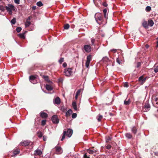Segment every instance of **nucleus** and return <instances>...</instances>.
I'll return each instance as SVG.
<instances>
[{
  "label": "nucleus",
  "mask_w": 158,
  "mask_h": 158,
  "mask_svg": "<svg viewBox=\"0 0 158 158\" xmlns=\"http://www.w3.org/2000/svg\"><path fill=\"white\" fill-rule=\"evenodd\" d=\"M106 148L107 149H109L111 148V146L110 145H107L106 147Z\"/></svg>",
  "instance_id": "obj_47"
},
{
  "label": "nucleus",
  "mask_w": 158,
  "mask_h": 158,
  "mask_svg": "<svg viewBox=\"0 0 158 158\" xmlns=\"http://www.w3.org/2000/svg\"><path fill=\"white\" fill-rule=\"evenodd\" d=\"M19 36L20 37H21V38H24V37L23 34H19Z\"/></svg>",
  "instance_id": "obj_44"
},
{
  "label": "nucleus",
  "mask_w": 158,
  "mask_h": 158,
  "mask_svg": "<svg viewBox=\"0 0 158 158\" xmlns=\"http://www.w3.org/2000/svg\"><path fill=\"white\" fill-rule=\"evenodd\" d=\"M132 131L135 134L136 132V127H134L132 129Z\"/></svg>",
  "instance_id": "obj_33"
},
{
  "label": "nucleus",
  "mask_w": 158,
  "mask_h": 158,
  "mask_svg": "<svg viewBox=\"0 0 158 158\" xmlns=\"http://www.w3.org/2000/svg\"><path fill=\"white\" fill-rule=\"evenodd\" d=\"M14 6L11 4L8 5L6 6V10L9 12V14L11 15L12 13V10H14Z\"/></svg>",
  "instance_id": "obj_3"
},
{
  "label": "nucleus",
  "mask_w": 158,
  "mask_h": 158,
  "mask_svg": "<svg viewBox=\"0 0 158 158\" xmlns=\"http://www.w3.org/2000/svg\"><path fill=\"white\" fill-rule=\"evenodd\" d=\"M30 143V142L26 140L20 143V144L21 146H26L28 145Z\"/></svg>",
  "instance_id": "obj_11"
},
{
  "label": "nucleus",
  "mask_w": 158,
  "mask_h": 158,
  "mask_svg": "<svg viewBox=\"0 0 158 158\" xmlns=\"http://www.w3.org/2000/svg\"><path fill=\"white\" fill-rule=\"evenodd\" d=\"M91 42H92V44H93L95 40L94 39H91Z\"/></svg>",
  "instance_id": "obj_53"
},
{
  "label": "nucleus",
  "mask_w": 158,
  "mask_h": 158,
  "mask_svg": "<svg viewBox=\"0 0 158 158\" xmlns=\"http://www.w3.org/2000/svg\"><path fill=\"white\" fill-rule=\"evenodd\" d=\"M154 24V22L152 20L150 19L148 20V24L149 26L152 27L153 26Z\"/></svg>",
  "instance_id": "obj_21"
},
{
  "label": "nucleus",
  "mask_w": 158,
  "mask_h": 158,
  "mask_svg": "<svg viewBox=\"0 0 158 158\" xmlns=\"http://www.w3.org/2000/svg\"><path fill=\"white\" fill-rule=\"evenodd\" d=\"M141 65V63L140 62H138L137 63V67H139V66H140Z\"/></svg>",
  "instance_id": "obj_51"
},
{
  "label": "nucleus",
  "mask_w": 158,
  "mask_h": 158,
  "mask_svg": "<svg viewBox=\"0 0 158 158\" xmlns=\"http://www.w3.org/2000/svg\"><path fill=\"white\" fill-rule=\"evenodd\" d=\"M37 135H38V136L40 138L42 136V133L40 132H39L37 133Z\"/></svg>",
  "instance_id": "obj_38"
},
{
  "label": "nucleus",
  "mask_w": 158,
  "mask_h": 158,
  "mask_svg": "<svg viewBox=\"0 0 158 158\" xmlns=\"http://www.w3.org/2000/svg\"><path fill=\"white\" fill-rule=\"evenodd\" d=\"M55 149L57 154H60L62 153V149L60 146H56Z\"/></svg>",
  "instance_id": "obj_7"
},
{
  "label": "nucleus",
  "mask_w": 158,
  "mask_h": 158,
  "mask_svg": "<svg viewBox=\"0 0 158 158\" xmlns=\"http://www.w3.org/2000/svg\"><path fill=\"white\" fill-rule=\"evenodd\" d=\"M146 80V78H143V76L140 77L139 78V81L141 82V84L142 85L145 81Z\"/></svg>",
  "instance_id": "obj_13"
},
{
  "label": "nucleus",
  "mask_w": 158,
  "mask_h": 158,
  "mask_svg": "<svg viewBox=\"0 0 158 158\" xmlns=\"http://www.w3.org/2000/svg\"><path fill=\"white\" fill-rule=\"evenodd\" d=\"M116 62L119 64L123 63L122 60L119 59L118 57L117 58Z\"/></svg>",
  "instance_id": "obj_28"
},
{
  "label": "nucleus",
  "mask_w": 158,
  "mask_h": 158,
  "mask_svg": "<svg viewBox=\"0 0 158 158\" xmlns=\"http://www.w3.org/2000/svg\"><path fill=\"white\" fill-rule=\"evenodd\" d=\"M63 66L64 67H65L67 66V64L66 63H64L63 64Z\"/></svg>",
  "instance_id": "obj_54"
},
{
  "label": "nucleus",
  "mask_w": 158,
  "mask_h": 158,
  "mask_svg": "<svg viewBox=\"0 0 158 158\" xmlns=\"http://www.w3.org/2000/svg\"><path fill=\"white\" fill-rule=\"evenodd\" d=\"M36 6H32V8L33 10H35L36 9Z\"/></svg>",
  "instance_id": "obj_55"
},
{
  "label": "nucleus",
  "mask_w": 158,
  "mask_h": 158,
  "mask_svg": "<svg viewBox=\"0 0 158 158\" xmlns=\"http://www.w3.org/2000/svg\"><path fill=\"white\" fill-rule=\"evenodd\" d=\"M42 77L44 79V80L47 82L52 83V82L50 80L49 78V77L48 76H42Z\"/></svg>",
  "instance_id": "obj_10"
},
{
  "label": "nucleus",
  "mask_w": 158,
  "mask_h": 158,
  "mask_svg": "<svg viewBox=\"0 0 158 158\" xmlns=\"http://www.w3.org/2000/svg\"><path fill=\"white\" fill-rule=\"evenodd\" d=\"M73 134V131L72 130L69 129L66 131V135L69 137L71 136Z\"/></svg>",
  "instance_id": "obj_12"
},
{
  "label": "nucleus",
  "mask_w": 158,
  "mask_h": 158,
  "mask_svg": "<svg viewBox=\"0 0 158 158\" xmlns=\"http://www.w3.org/2000/svg\"><path fill=\"white\" fill-rule=\"evenodd\" d=\"M142 25L145 28H147L148 27V24L147 23V22L146 21H144Z\"/></svg>",
  "instance_id": "obj_25"
},
{
  "label": "nucleus",
  "mask_w": 158,
  "mask_h": 158,
  "mask_svg": "<svg viewBox=\"0 0 158 158\" xmlns=\"http://www.w3.org/2000/svg\"><path fill=\"white\" fill-rule=\"evenodd\" d=\"M45 87L46 89L48 90H51L52 89V87L51 86L48 84L46 85Z\"/></svg>",
  "instance_id": "obj_19"
},
{
  "label": "nucleus",
  "mask_w": 158,
  "mask_h": 158,
  "mask_svg": "<svg viewBox=\"0 0 158 158\" xmlns=\"http://www.w3.org/2000/svg\"><path fill=\"white\" fill-rule=\"evenodd\" d=\"M46 120H43L41 122L42 125L43 126L44 125L46 124Z\"/></svg>",
  "instance_id": "obj_42"
},
{
  "label": "nucleus",
  "mask_w": 158,
  "mask_h": 158,
  "mask_svg": "<svg viewBox=\"0 0 158 158\" xmlns=\"http://www.w3.org/2000/svg\"><path fill=\"white\" fill-rule=\"evenodd\" d=\"M42 154V152L40 150H35V154L39 155H40Z\"/></svg>",
  "instance_id": "obj_20"
},
{
  "label": "nucleus",
  "mask_w": 158,
  "mask_h": 158,
  "mask_svg": "<svg viewBox=\"0 0 158 158\" xmlns=\"http://www.w3.org/2000/svg\"><path fill=\"white\" fill-rule=\"evenodd\" d=\"M84 158H90L89 156H87L86 153H85L84 154Z\"/></svg>",
  "instance_id": "obj_50"
},
{
  "label": "nucleus",
  "mask_w": 158,
  "mask_h": 158,
  "mask_svg": "<svg viewBox=\"0 0 158 158\" xmlns=\"http://www.w3.org/2000/svg\"><path fill=\"white\" fill-rule=\"evenodd\" d=\"M103 61H107L109 60V59L107 57H103Z\"/></svg>",
  "instance_id": "obj_41"
},
{
  "label": "nucleus",
  "mask_w": 158,
  "mask_h": 158,
  "mask_svg": "<svg viewBox=\"0 0 158 158\" xmlns=\"http://www.w3.org/2000/svg\"><path fill=\"white\" fill-rule=\"evenodd\" d=\"M130 103V102L129 101V100H128L127 101H125L124 102V104H125L126 105H128Z\"/></svg>",
  "instance_id": "obj_36"
},
{
  "label": "nucleus",
  "mask_w": 158,
  "mask_h": 158,
  "mask_svg": "<svg viewBox=\"0 0 158 158\" xmlns=\"http://www.w3.org/2000/svg\"><path fill=\"white\" fill-rule=\"evenodd\" d=\"M72 68H68L65 69L64 72V74L66 76H70L72 73Z\"/></svg>",
  "instance_id": "obj_2"
},
{
  "label": "nucleus",
  "mask_w": 158,
  "mask_h": 158,
  "mask_svg": "<svg viewBox=\"0 0 158 158\" xmlns=\"http://www.w3.org/2000/svg\"><path fill=\"white\" fill-rule=\"evenodd\" d=\"M83 90V89H79L77 92L76 94V96H75V99H77L78 96L80 95L81 92Z\"/></svg>",
  "instance_id": "obj_14"
},
{
  "label": "nucleus",
  "mask_w": 158,
  "mask_h": 158,
  "mask_svg": "<svg viewBox=\"0 0 158 158\" xmlns=\"http://www.w3.org/2000/svg\"><path fill=\"white\" fill-rule=\"evenodd\" d=\"M31 18L32 17L30 16L27 19L25 23V26L26 27H28L31 24L30 20Z\"/></svg>",
  "instance_id": "obj_9"
},
{
  "label": "nucleus",
  "mask_w": 158,
  "mask_h": 158,
  "mask_svg": "<svg viewBox=\"0 0 158 158\" xmlns=\"http://www.w3.org/2000/svg\"><path fill=\"white\" fill-rule=\"evenodd\" d=\"M40 116L43 118H46L48 116V114L47 113L43 112H40Z\"/></svg>",
  "instance_id": "obj_15"
},
{
  "label": "nucleus",
  "mask_w": 158,
  "mask_h": 158,
  "mask_svg": "<svg viewBox=\"0 0 158 158\" xmlns=\"http://www.w3.org/2000/svg\"><path fill=\"white\" fill-rule=\"evenodd\" d=\"M61 110L64 112H65L66 110L64 108V107H63L61 109Z\"/></svg>",
  "instance_id": "obj_49"
},
{
  "label": "nucleus",
  "mask_w": 158,
  "mask_h": 158,
  "mask_svg": "<svg viewBox=\"0 0 158 158\" xmlns=\"http://www.w3.org/2000/svg\"><path fill=\"white\" fill-rule=\"evenodd\" d=\"M149 47V46L148 45V44H146L145 45V47L147 48H148Z\"/></svg>",
  "instance_id": "obj_56"
},
{
  "label": "nucleus",
  "mask_w": 158,
  "mask_h": 158,
  "mask_svg": "<svg viewBox=\"0 0 158 158\" xmlns=\"http://www.w3.org/2000/svg\"><path fill=\"white\" fill-rule=\"evenodd\" d=\"M52 120L53 123H54L57 124L59 123V119L58 118L57 116L56 115L53 116L52 118Z\"/></svg>",
  "instance_id": "obj_4"
},
{
  "label": "nucleus",
  "mask_w": 158,
  "mask_h": 158,
  "mask_svg": "<svg viewBox=\"0 0 158 158\" xmlns=\"http://www.w3.org/2000/svg\"><path fill=\"white\" fill-rule=\"evenodd\" d=\"M124 86L125 87H127L128 86V84L127 82H125L124 84Z\"/></svg>",
  "instance_id": "obj_46"
},
{
  "label": "nucleus",
  "mask_w": 158,
  "mask_h": 158,
  "mask_svg": "<svg viewBox=\"0 0 158 158\" xmlns=\"http://www.w3.org/2000/svg\"><path fill=\"white\" fill-rule=\"evenodd\" d=\"M91 58V55H89L87 56V60L85 63V66L87 68H88L89 67Z\"/></svg>",
  "instance_id": "obj_5"
},
{
  "label": "nucleus",
  "mask_w": 158,
  "mask_h": 158,
  "mask_svg": "<svg viewBox=\"0 0 158 158\" xmlns=\"http://www.w3.org/2000/svg\"><path fill=\"white\" fill-rule=\"evenodd\" d=\"M55 103L57 104H60V98L58 97L56 98L55 99Z\"/></svg>",
  "instance_id": "obj_18"
},
{
  "label": "nucleus",
  "mask_w": 158,
  "mask_h": 158,
  "mask_svg": "<svg viewBox=\"0 0 158 158\" xmlns=\"http://www.w3.org/2000/svg\"><path fill=\"white\" fill-rule=\"evenodd\" d=\"M84 49L85 51L88 52H90L91 50V48L89 45H85L84 46Z\"/></svg>",
  "instance_id": "obj_6"
},
{
  "label": "nucleus",
  "mask_w": 158,
  "mask_h": 158,
  "mask_svg": "<svg viewBox=\"0 0 158 158\" xmlns=\"http://www.w3.org/2000/svg\"><path fill=\"white\" fill-rule=\"evenodd\" d=\"M87 152L90 154H94V153H96L97 152V151L95 150V151H92L90 150H87Z\"/></svg>",
  "instance_id": "obj_24"
},
{
  "label": "nucleus",
  "mask_w": 158,
  "mask_h": 158,
  "mask_svg": "<svg viewBox=\"0 0 158 158\" xmlns=\"http://www.w3.org/2000/svg\"><path fill=\"white\" fill-rule=\"evenodd\" d=\"M36 4L39 6H43V4H42V2L40 1H39L37 2V3Z\"/></svg>",
  "instance_id": "obj_31"
},
{
  "label": "nucleus",
  "mask_w": 158,
  "mask_h": 158,
  "mask_svg": "<svg viewBox=\"0 0 158 158\" xmlns=\"http://www.w3.org/2000/svg\"><path fill=\"white\" fill-rule=\"evenodd\" d=\"M64 61V58H62L60 59V60H59V62L61 64Z\"/></svg>",
  "instance_id": "obj_43"
},
{
  "label": "nucleus",
  "mask_w": 158,
  "mask_h": 158,
  "mask_svg": "<svg viewBox=\"0 0 158 158\" xmlns=\"http://www.w3.org/2000/svg\"><path fill=\"white\" fill-rule=\"evenodd\" d=\"M14 2L15 3L19 4V0H14Z\"/></svg>",
  "instance_id": "obj_45"
},
{
  "label": "nucleus",
  "mask_w": 158,
  "mask_h": 158,
  "mask_svg": "<svg viewBox=\"0 0 158 158\" xmlns=\"http://www.w3.org/2000/svg\"><path fill=\"white\" fill-rule=\"evenodd\" d=\"M157 44H158V41H157Z\"/></svg>",
  "instance_id": "obj_61"
},
{
  "label": "nucleus",
  "mask_w": 158,
  "mask_h": 158,
  "mask_svg": "<svg viewBox=\"0 0 158 158\" xmlns=\"http://www.w3.org/2000/svg\"><path fill=\"white\" fill-rule=\"evenodd\" d=\"M107 10L106 9H105L103 10V12L104 15V17L105 18H107V15H106L107 13Z\"/></svg>",
  "instance_id": "obj_26"
},
{
  "label": "nucleus",
  "mask_w": 158,
  "mask_h": 158,
  "mask_svg": "<svg viewBox=\"0 0 158 158\" xmlns=\"http://www.w3.org/2000/svg\"><path fill=\"white\" fill-rule=\"evenodd\" d=\"M125 135L129 139L131 138L132 137V136L129 133H127Z\"/></svg>",
  "instance_id": "obj_30"
},
{
  "label": "nucleus",
  "mask_w": 158,
  "mask_h": 158,
  "mask_svg": "<svg viewBox=\"0 0 158 158\" xmlns=\"http://www.w3.org/2000/svg\"><path fill=\"white\" fill-rule=\"evenodd\" d=\"M77 114L76 113H73L72 115V118H74L77 117Z\"/></svg>",
  "instance_id": "obj_39"
},
{
  "label": "nucleus",
  "mask_w": 158,
  "mask_h": 158,
  "mask_svg": "<svg viewBox=\"0 0 158 158\" xmlns=\"http://www.w3.org/2000/svg\"><path fill=\"white\" fill-rule=\"evenodd\" d=\"M0 9L2 11H4V8L3 6H0Z\"/></svg>",
  "instance_id": "obj_52"
},
{
  "label": "nucleus",
  "mask_w": 158,
  "mask_h": 158,
  "mask_svg": "<svg viewBox=\"0 0 158 158\" xmlns=\"http://www.w3.org/2000/svg\"><path fill=\"white\" fill-rule=\"evenodd\" d=\"M151 10V8L150 6H147L146 8V10L147 11L149 12Z\"/></svg>",
  "instance_id": "obj_32"
},
{
  "label": "nucleus",
  "mask_w": 158,
  "mask_h": 158,
  "mask_svg": "<svg viewBox=\"0 0 158 158\" xmlns=\"http://www.w3.org/2000/svg\"><path fill=\"white\" fill-rule=\"evenodd\" d=\"M72 106L73 108L75 110H77V107L76 102H73L72 103Z\"/></svg>",
  "instance_id": "obj_22"
},
{
  "label": "nucleus",
  "mask_w": 158,
  "mask_h": 158,
  "mask_svg": "<svg viewBox=\"0 0 158 158\" xmlns=\"http://www.w3.org/2000/svg\"><path fill=\"white\" fill-rule=\"evenodd\" d=\"M102 5L105 6H107V4L106 2H104L102 3Z\"/></svg>",
  "instance_id": "obj_48"
},
{
  "label": "nucleus",
  "mask_w": 158,
  "mask_h": 158,
  "mask_svg": "<svg viewBox=\"0 0 158 158\" xmlns=\"http://www.w3.org/2000/svg\"><path fill=\"white\" fill-rule=\"evenodd\" d=\"M43 140L44 141H45L46 140V138H45L44 136L43 137Z\"/></svg>",
  "instance_id": "obj_57"
},
{
  "label": "nucleus",
  "mask_w": 158,
  "mask_h": 158,
  "mask_svg": "<svg viewBox=\"0 0 158 158\" xmlns=\"http://www.w3.org/2000/svg\"><path fill=\"white\" fill-rule=\"evenodd\" d=\"M156 47H158V44H157Z\"/></svg>",
  "instance_id": "obj_60"
},
{
  "label": "nucleus",
  "mask_w": 158,
  "mask_h": 158,
  "mask_svg": "<svg viewBox=\"0 0 158 158\" xmlns=\"http://www.w3.org/2000/svg\"><path fill=\"white\" fill-rule=\"evenodd\" d=\"M36 77L35 76L31 75L29 77V80L32 83V81L36 79Z\"/></svg>",
  "instance_id": "obj_16"
},
{
  "label": "nucleus",
  "mask_w": 158,
  "mask_h": 158,
  "mask_svg": "<svg viewBox=\"0 0 158 158\" xmlns=\"http://www.w3.org/2000/svg\"><path fill=\"white\" fill-rule=\"evenodd\" d=\"M112 51H114V52H116V50H113Z\"/></svg>",
  "instance_id": "obj_59"
},
{
  "label": "nucleus",
  "mask_w": 158,
  "mask_h": 158,
  "mask_svg": "<svg viewBox=\"0 0 158 158\" xmlns=\"http://www.w3.org/2000/svg\"><path fill=\"white\" fill-rule=\"evenodd\" d=\"M150 108V106L149 104L148 103H146L143 110L144 111L147 112L149 110Z\"/></svg>",
  "instance_id": "obj_8"
},
{
  "label": "nucleus",
  "mask_w": 158,
  "mask_h": 158,
  "mask_svg": "<svg viewBox=\"0 0 158 158\" xmlns=\"http://www.w3.org/2000/svg\"><path fill=\"white\" fill-rule=\"evenodd\" d=\"M154 71L156 73L158 72V66H156L155 67L154 69Z\"/></svg>",
  "instance_id": "obj_37"
},
{
  "label": "nucleus",
  "mask_w": 158,
  "mask_h": 158,
  "mask_svg": "<svg viewBox=\"0 0 158 158\" xmlns=\"http://www.w3.org/2000/svg\"><path fill=\"white\" fill-rule=\"evenodd\" d=\"M21 27H18L17 28H16V31H17L18 32H20L21 30Z\"/></svg>",
  "instance_id": "obj_40"
},
{
  "label": "nucleus",
  "mask_w": 158,
  "mask_h": 158,
  "mask_svg": "<svg viewBox=\"0 0 158 158\" xmlns=\"http://www.w3.org/2000/svg\"><path fill=\"white\" fill-rule=\"evenodd\" d=\"M69 25L68 24H65L64 26V28L65 29H68L69 28Z\"/></svg>",
  "instance_id": "obj_29"
},
{
  "label": "nucleus",
  "mask_w": 158,
  "mask_h": 158,
  "mask_svg": "<svg viewBox=\"0 0 158 158\" xmlns=\"http://www.w3.org/2000/svg\"><path fill=\"white\" fill-rule=\"evenodd\" d=\"M11 23L13 24H15L16 23V19L15 18H13L11 20Z\"/></svg>",
  "instance_id": "obj_35"
},
{
  "label": "nucleus",
  "mask_w": 158,
  "mask_h": 158,
  "mask_svg": "<svg viewBox=\"0 0 158 158\" xmlns=\"http://www.w3.org/2000/svg\"><path fill=\"white\" fill-rule=\"evenodd\" d=\"M19 153V150L15 149L13 151L14 155H12V156H14L15 155L18 154Z\"/></svg>",
  "instance_id": "obj_23"
},
{
  "label": "nucleus",
  "mask_w": 158,
  "mask_h": 158,
  "mask_svg": "<svg viewBox=\"0 0 158 158\" xmlns=\"http://www.w3.org/2000/svg\"><path fill=\"white\" fill-rule=\"evenodd\" d=\"M157 99L156 98V101H157Z\"/></svg>",
  "instance_id": "obj_62"
},
{
  "label": "nucleus",
  "mask_w": 158,
  "mask_h": 158,
  "mask_svg": "<svg viewBox=\"0 0 158 158\" xmlns=\"http://www.w3.org/2000/svg\"><path fill=\"white\" fill-rule=\"evenodd\" d=\"M111 140V138H110L109 137H108V139H107L106 140V141H108L110 140Z\"/></svg>",
  "instance_id": "obj_58"
},
{
  "label": "nucleus",
  "mask_w": 158,
  "mask_h": 158,
  "mask_svg": "<svg viewBox=\"0 0 158 158\" xmlns=\"http://www.w3.org/2000/svg\"><path fill=\"white\" fill-rule=\"evenodd\" d=\"M102 118V116L101 115H99L98 118V121H100Z\"/></svg>",
  "instance_id": "obj_34"
},
{
  "label": "nucleus",
  "mask_w": 158,
  "mask_h": 158,
  "mask_svg": "<svg viewBox=\"0 0 158 158\" xmlns=\"http://www.w3.org/2000/svg\"><path fill=\"white\" fill-rule=\"evenodd\" d=\"M96 20L99 24L102 23L103 21L102 15L100 13H97L95 15Z\"/></svg>",
  "instance_id": "obj_1"
},
{
  "label": "nucleus",
  "mask_w": 158,
  "mask_h": 158,
  "mask_svg": "<svg viewBox=\"0 0 158 158\" xmlns=\"http://www.w3.org/2000/svg\"><path fill=\"white\" fill-rule=\"evenodd\" d=\"M66 134V131H64L63 132V135L62 136V138L61 139V140L62 141L64 139Z\"/></svg>",
  "instance_id": "obj_27"
},
{
  "label": "nucleus",
  "mask_w": 158,
  "mask_h": 158,
  "mask_svg": "<svg viewBox=\"0 0 158 158\" xmlns=\"http://www.w3.org/2000/svg\"><path fill=\"white\" fill-rule=\"evenodd\" d=\"M72 113V111L71 109L68 110L66 113V116L68 117Z\"/></svg>",
  "instance_id": "obj_17"
}]
</instances>
